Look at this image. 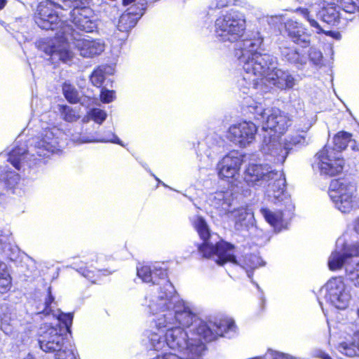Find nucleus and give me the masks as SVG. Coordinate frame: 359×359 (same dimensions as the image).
Here are the masks:
<instances>
[{"mask_svg": "<svg viewBox=\"0 0 359 359\" xmlns=\"http://www.w3.org/2000/svg\"><path fill=\"white\" fill-rule=\"evenodd\" d=\"M55 54L62 62H67L72 58V53L69 48L62 45L57 46Z\"/></svg>", "mask_w": 359, "mask_h": 359, "instance_id": "79ce46f5", "label": "nucleus"}, {"mask_svg": "<svg viewBox=\"0 0 359 359\" xmlns=\"http://www.w3.org/2000/svg\"><path fill=\"white\" fill-rule=\"evenodd\" d=\"M112 142L117 143V144H120V141H119L118 138L116 137V140H113Z\"/></svg>", "mask_w": 359, "mask_h": 359, "instance_id": "6e6d98bb", "label": "nucleus"}, {"mask_svg": "<svg viewBox=\"0 0 359 359\" xmlns=\"http://www.w3.org/2000/svg\"><path fill=\"white\" fill-rule=\"evenodd\" d=\"M76 47L82 57L92 58L100 55L105 45L98 39H80L76 41Z\"/></svg>", "mask_w": 359, "mask_h": 359, "instance_id": "f3484780", "label": "nucleus"}, {"mask_svg": "<svg viewBox=\"0 0 359 359\" xmlns=\"http://www.w3.org/2000/svg\"><path fill=\"white\" fill-rule=\"evenodd\" d=\"M74 318V313L72 312L69 313H60L57 318L60 321V323L63 324L65 327L66 332L68 333H71V327L72 325Z\"/></svg>", "mask_w": 359, "mask_h": 359, "instance_id": "a19ab883", "label": "nucleus"}, {"mask_svg": "<svg viewBox=\"0 0 359 359\" xmlns=\"http://www.w3.org/2000/svg\"><path fill=\"white\" fill-rule=\"evenodd\" d=\"M357 315H358V316L359 318V309H358V310H357Z\"/></svg>", "mask_w": 359, "mask_h": 359, "instance_id": "4d7b16f0", "label": "nucleus"}, {"mask_svg": "<svg viewBox=\"0 0 359 359\" xmlns=\"http://www.w3.org/2000/svg\"><path fill=\"white\" fill-rule=\"evenodd\" d=\"M246 18L244 13L231 8L221 13L215 22V35L223 42L239 41L246 32Z\"/></svg>", "mask_w": 359, "mask_h": 359, "instance_id": "f03ea898", "label": "nucleus"}, {"mask_svg": "<svg viewBox=\"0 0 359 359\" xmlns=\"http://www.w3.org/2000/svg\"><path fill=\"white\" fill-rule=\"evenodd\" d=\"M174 318L177 323L175 326H180L183 330L192 325L196 318L195 314L189 309H184L182 311H177L174 313Z\"/></svg>", "mask_w": 359, "mask_h": 359, "instance_id": "5701e85b", "label": "nucleus"}, {"mask_svg": "<svg viewBox=\"0 0 359 359\" xmlns=\"http://www.w3.org/2000/svg\"><path fill=\"white\" fill-rule=\"evenodd\" d=\"M54 302V297L51 294L50 289L48 291L47 296L44 302V308L41 311L45 316H49L52 313L51 304Z\"/></svg>", "mask_w": 359, "mask_h": 359, "instance_id": "c03bdc74", "label": "nucleus"}, {"mask_svg": "<svg viewBox=\"0 0 359 359\" xmlns=\"http://www.w3.org/2000/svg\"><path fill=\"white\" fill-rule=\"evenodd\" d=\"M316 357L320 359H332L331 356L323 351H319L316 353Z\"/></svg>", "mask_w": 359, "mask_h": 359, "instance_id": "8fccbe9b", "label": "nucleus"}, {"mask_svg": "<svg viewBox=\"0 0 359 359\" xmlns=\"http://www.w3.org/2000/svg\"><path fill=\"white\" fill-rule=\"evenodd\" d=\"M355 189L344 178L334 179L331 181L329 195L336 208L344 213L349 212L353 208Z\"/></svg>", "mask_w": 359, "mask_h": 359, "instance_id": "423d86ee", "label": "nucleus"}, {"mask_svg": "<svg viewBox=\"0 0 359 359\" xmlns=\"http://www.w3.org/2000/svg\"><path fill=\"white\" fill-rule=\"evenodd\" d=\"M53 6L55 4L51 2H41L39 4L34 21L41 29L54 30L58 27L60 19L53 9Z\"/></svg>", "mask_w": 359, "mask_h": 359, "instance_id": "f8f14e48", "label": "nucleus"}, {"mask_svg": "<svg viewBox=\"0 0 359 359\" xmlns=\"http://www.w3.org/2000/svg\"><path fill=\"white\" fill-rule=\"evenodd\" d=\"M105 68L103 66H97L92 72L90 76V81L92 84L97 87L101 88L105 80Z\"/></svg>", "mask_w": 359, "mask_h": 359, "instance_id": "f704fd0d", "label": "nucleus"}, {"mask_svg": "<svg viewBox=\"0 0 359 359\" xmlns=\"http://www.w3.org/2000/svg\"><path fill=\"white\" fill-rule=\"evenodd\" d=\"M351 280L355 282L356 286L359 287V262L357 263L356 267L351 271Z\"/></svg>", "mask_w": 359, "mask_h": 359, "instance_id": "de8ad7c7", "label": "nucleus"}, {"mask_svg": "<svg viewBox=\"0 0 359 359\" xmlns=\"http://www.w3.org/2000/svg\"><path fill=\"white\" fill-rule=\"evenodd\" d=\"M194 227L198 233L200 238L203 241L210 240V232L208 228V224L205 219L198 216L196 217L195 221L194 222Z\"/></svg>", "mask_w": 359, "mask_h": 359, "instance_id": "c756f323", "label": "nucleus"}, {"mask_svg": "<svg viewBox=\"0 0 359 359\" xmlns=\"http://www.w3.org/2000/svg\"><path fill=\"white\" fill-rule=\"evenodd\" d=\"M352 133L341 130L337 133L333 137L334 149L339 154L346 149L348 144L351 141Z\"/></svg>", "mask_w": 359, "mask_h": 359, "instance_id": "a878e982", "label": "nucleus"}, {"mask_svg": "<svg viewBox=\"0 0 359 359\" xmlns=\"http://www.w3.org/2000/svg\"><path fill=\"white\" fill-rule=\"evenodd\" d=\"M65 339L60 328L43 324L40 328L38 341L44 352L56 351L55 359H78L72 350L62 349Z\"/></svg>", "mask_w": 359, "mask_h": 359, "instance_id": "7ed1b4c3", "label": "nucleus"}, {"mask_svg": "<svg viewBox=\"0 0 359 359\" xmlns=\"http://www.w3.org/2000/svg\"><path fill=\"white\" fill-rule=\"evenodd\" d=\"M337 349L345 356L359 357V331L354 332L344 341L339 343Z\"/></svg>", "mask_w": 359, "mask_h": 359, "instance_id": "6ab92c4d", "label": "nucleus"}, {"mask_svg": "<svg viewBox=\"0 0 359 359\" xmlns=\"http://www.w3.org/2000/svg\"><path fill=\"white\" fill-rule=\"evenodd\" d=\"M240 0H217L215 6V9H223L224 8L236 6Z\"/></svg>", "mask_w": 359, "mask_h": 359, "instance_id": "a18cd8bd", "label": "nucleus"}, {"mask_svg": "<svg viewBox=\"0 0 359 359\" xmlns=\"http://www.w3.org/2000/svg\"><path fill=\"white\" fill-rule=\"evenodd\" d=\"M338 2L346 13L351 14L359 13V0H338Z\"/></svg>", "mask_w": 359, "mask_h": 359, "instance_id": "ea45409f", "label": "nucleus"}, {"mask_svg": "<svg viewBox=\"0 0 359 359\" xmlns=\"http://www.w3.org/2000/svg\"><path fill=\"white\" fill-rule=\"evenodd\" d=\"M115 91L113 90H108L102 88L100 99L103 103H110L115 99Z\"/></svg>", "mask_w": 359, "mask_h": 359, "instance_id": "37998d69", "label": "nucleus"}, {"mask_svg": "<svg viewBox=\"0 0 359 359\" xmlns=\"http://www.w3.org/2000/svg\"><path fill=\"white\" fill-rule=\"evenodd\" d=\"M79 271L92 283H96L102 276H108L112 273V271L107 269L91 270L88 266L81 267Z\"/></svg>", "mask_w": 359, "mask_h": 359, "instance_id": "393cba45", "label": "nucleus"}, {"mask_svg": "<svg viewBox=\"0 0 359 359\" xmlns=\"http://www.w3.org/2000/svg\"><path fill=\"white\" fill-rule=\"evenodd\" d=\"M137 276L145 283L152 285L158 284V279H165L167 280L168 276L166 272L162 269H151L150 266L142 265L137 269Z\"/></svg>", "mask_w": 359, "mask_h": 359, "instance_id": "aec40b11", "label": "nucleus"}, {"mask_svg": "<svg viewBox=\"0 0 359 359\" xmlns=\"http://www.w3.org/2000/svg\"><path fill=\"white\" fill-rule=\"evenodd\" d=\"M299 50L294 47H283L281 49V55L287 62L294 65H304L306 62V53L305 48Z\"/></svg>", "mask_w": 359, "mask_h": 359, "instance_id": "412c9836", "label": "nucleus"}, {"mask_svg": "<svg viewBox=\"0 0 359 359\" xmlns=\"http://www.w3.org/2000/svg\"><path fill=\"white\" fill-rule=\"evenodd\" d=\"M327 296L330 302L338 309H344L347 306V299L344 293L345 285L341 279L334 278L327 285Z\"/></svg>", "mask_w": 359, "mask_h": 359, "instance_id": "dca6fc26", "label": "nucleus"}, {"mask_svg": "<svg viewBox=\"0 0 359 359\" xmlns=\"http://www.w3.org/2000/svg\"><path fill=\"white\" fill-rule=\"evenodd\" d=\"M260 212L263 215L265 220L272 226L278 227L283 224V213L282 211L273 212L268 208H262Z\"/></svg>", "mask_w": 359, "mask_h": 359, "instance_id": "bb28decb", "label": "nucleus"}, {"mask_svg": "<svg viewBox=\"0 0 359 359\" xmlns=\"http://www.w3.org/2000/svg\"><path fill=\"white\" fill-rule=\"evenodd\" d=\"M12 285V277L5 264L0 261V293H7L11 290Z\"/></svg>", "mask_w": 359, "mask_h": 359, "instance_id": "cd10ccee", "label": "nucleus"}, {"mask_svg": "<svg viewBox=\"0 0 359 359\" xmlns=\"http://www.w3.org/2000/svg\"><path fill=\"white\" fill-rule=\"evenodd\" d=\"M318 165L320 172L332 177L342 172L345 164L341 154L334 148L323 147L317 154Z\"/></svg>", "mask_w": 359, "mask_h": 359, "instance_id": "6e6552de", "label": "nucleus"}, {"mask_svg": "<svg viewBox=\"0 0 359 359\" xmlns=\"http://www.w3.org/2000/svg\"><path fill=\"white\" fill-rule=\"evenodd\" d=\"M15 318L13 310L7 304L0 305V328L6 331Z\"/></svg>", "mask_w": 359, "mask_h": 359, "instance_id": "b1692460", "label": "nucleus"}, {"mask_svg": "<svg viewBox=\"0 0 359 359\" xmlns=\"http://www.w3.org/2000/svg\"><path fill=\"white\" fill-rule=\"evenodd\" d=\"M90 13L88 5L75 6L70 13V19L76 29L88 33L92 32L95 25L90 19Z\"/></svg>", "mask_w": 359, "mask_h": 359, "instance_id": "4468645a", "label": "nucleus"}, {"mask_svg": "<svg viewBox=\"0 0 359 359\" xmlns=\"http://www.w3.org/2000/svg\"><path fill=\"white\" fill-rule=\"evenodd\" d=\"M243 180L248 186H255L259 182H266L271 186L273 191L280 189L285 185V178L278 171L269 170V168L262 163H250L243 172Z\"/></svg>", "mask_w": 359, "mask_h": 359, "instance_id": "39448f33", "label": "nucleus"}, {"mask_svg": "<svg viewBox=\"0 0 359 359\" xmlns=\"http://www.w3.org/2000/svg\"><path fill=\"white\" fill-rule=\"evenodd\" d=\"M234 248L233 244L223 240L215 244L210 243V240H205L197 245L198 251L203 258L209 259L217 256L215 262L219 266H224L228 262L236 263V257L230 252Z\"/></svg>", "mask_w": 359, "mask_h": 359, "instance_id": "0eeeda50", "label": "nucleus"}, {"mask_svg": "<svg viewBox=\"0 0 359 359\" xmlns=\"http://www.w3.org/2000/svg\"><path fill=\"white\" fill-rule=\"evenodd\" d=\"M147 3L145 0H139L133 2L125 11L139 20L144 13Z\"/></svg>", "mask_w": 359, "mask_h": 359, "instance_id": "473e14b6", "label": "nucleus"}, {"mask_svg": "<svg viewBox=\"0 0 359 359\" xmlns=\"http://www.w3.org/2000/svg\"><path fill=\"white\" fill-rule=\"evenodd\" d=\"M294 13L301 15L305 20H306L310 26L315 28L316 32L318 34L324 32L323 29L319 23L311 15V11L307 8L298 7L294 10Z\"/></svg>", "mask_w": 359, "mask_h": 359, "instance_id": "2f4dec72", "label": "nucleus"}, {"mask_svg": "<svg viewBox=\"0 0 359 359\" xmlns=\"http://www.w3.org/2000/svg\"><path fill=\"white\" fill-rule=\"evenodd\" d=\"M243 162V156L238 151H230L217 164L219 177L227 181L233 179L239 174Z\"/></svg>", "mask_w": 359, "mask_h": 359, "instance_id": "9b49d317", "label": "nucleus"}, {"mask_svg": "<svg viewBox=\"0 0 359 359\" xmlns=\"http://www.w3.org/2000/svg\"><path fill=\"white\" fill-rule=\"evenodd\" d=\"M351 143V149L354 151H359V145L355 140H353L351 138V141L350 142Z\"/></svg>", "mask_w": 359, "mask_h": 359, "instance_id": "3c124183", "label": "nucleus"}, {"mask_svg": "<svg viewBox=\"0 0 359 359\" xmlns=\"http://www.w3.org/2000/svg\"><path fill=\"white\" fill-rule=\"evenodd\" d=\"M62 92L66 100L72 104L79 102V97L76 89L70 83H65L62 85Z\"/></svg>", "mask_w": 359, "mask_h": 359, "instance_id": "c9c22d12", "label": "nucleus"}, {"mask_svg": "<svg viewBox=\"0 0 359 359\" xmlns=\"http://www.w3.org/2000/svg\"><path fill=\"white\" fill-rule=\"evenodd\" d=\"M52 39H43L38 41L37 48L39 50L43 52L46 55L52 57L55 55V49L57 48Z\"/></svg>", "mask_w": 359, "mask_h": 359, "instance_id": "4c0bfd02", "label": "nucleus"}, {"mask_svg": "<svg viewBox=\"0 0 359 359\" xmlns=\"http://www.w3.org/2000/svg\"><path fill=\"white\" fill-rule=\"evenodd\" d=\"M257 133V127L253 122L243 121L229 128L226 137L239 147H245L255 141Z\"/></svg>", "mask_w": 359, "mask_h": 359, "instance_id": "9d476101", "label": "nucleus"}, {"mask_svg": "<svg viewBox=\"0 0 359 359\" xmlns=\"http://www.w3.org/2000/svg\"><path fill=\"white\" fill-rule=\"evenodd\" d=\"M59 110L65 121L74 122L80 118L79 114L67 105H60Z\"/></svg>", "mask_w": 359, "mask_h": 359, "instance_id": "e433bc0d", "label": "nucleus"}, {"mask_svg": "<svg viewBox=\"0 0 359 359\" xmlns=\"http://www.w3.org/2000/svg\"><path fill=\"white\" fill-rule=\"evenodd\" d=\"M291 125L292 119L287 114L279 109H273L266 118L265 129H269L275 134L281 135L286 133Z\"/></svg>", "mask_w": 359, "mask_h": 359, "instance_id": "2eb2a0df", "label": "nucleus"}, {"mask_svg": "<svg viewBox=\"0 0 359 359\" xmlns=\"http://www.w3.org/2000/svg\"><path fill=\"white\" fill-rule=\"evenodd\" d=\"M236 264L240 265L247 272L252 273L254 269L257 268V257L253 254H247L243 256L239 262L236 260Z\"/></svg>", "mask_w": 359, "mask_h": 359, "instance_id": "7c9ffc66", "label": "nucleus"}, {"mask_svg": "<svg viewBox=\"0 0 359 359\" xmlns=\"http://www.w3.org/2000/svg\"><path fill=\"white\" fill-rule=\"evenodd\" d=\"M282 30L294 43L302 48L310 47V35L301 22L291 18L287 19L282 24Z\"/></svg>", "mask_w": 359, "mask_h": 359, "instance_id": "ddd939ff", "label": "nucleus"}, {"mask_svg": "<svg viewBox=\"0 0 359 359\" xmlns=\"http://www.w3.org/2000/svg\"><path fill=\"white\" fill-rule=\"evenodd\" d=\"M322 20L331 26H338L341 22L339 8L334 4H328L321 11Z\"/></svg>", "mask_w": 359, "mask_h": 359, "instance_id": "4be33fe9", "label": "nucleus"}, {"mask_svg": "<svg viewBox=\"0 0 359 359\" xmlns=\"http://www.w3.org/2000/svg\"><path fill=\"white\" fill-rule=\"evenodd\" d=\"M354 231L359 234V217H357L353 222Z\"/></svg>", "mask_w": 359, "mask_h": 359, "instance_id": "603ef678", "label": "nucleus"}, {"mask_svg": "<svg viewBox=\"0 0 359 359\" xmlns=\"http://www.w3.org/2000/svg\"><path fill=\"white\" fill-rule=\"evenodd\" d=\"M7 0H0V11L2 10L6 5Z\"/></svg>", "mask_w": 359, "mask_h": 359, "instance_id": "5fc2aeb1", "label": "nucleus"}, {"mask_svg": "<svg viewBox=\"0 0 359 359\" xmlns=\"http://www.w3.org/2000/svg\"><path fill=\"white\" fill-rule=\"evenodd\" d=\"M93 120L98 123H102L107 118V114L102 109H95L92 113Z\"/></svg>", "mask_w": 359, "mask_h": 359, "instance_id": "49530a36", "label": "nucleus"}, {"mask_svg": "<svg viewBox=\"0 0 359 359\" xmlns=\"http://www.w3.org/2000/svg\"><path fill=\"white\" fill-rule=\"evenodd\" d=\"M235 327L234 322L231 320L219 319L210 325L205 322H201L196 325L189 338L190 344L196 346V348H204L206 343L217 339Z\"/></svg>", "mask_w": 359, "mask_h": 359, "instance_id": "20e7f679", "label": "nucleus"}, {"mask_svg": "<svg viewBox=\"0 0 359 359\" xmlns=\"http://www.w3.org/2000/svg\"><path fill=\"white\" fill-rule=\"evenodd\" d=\"M23 152L20 147L13 148L8 154V161L16 169L20 170Z\"/></svg>", "mask_w": 359, "mask_h": 359, "instance_id": "58836bf2", "label": "nucleus"}, {"mask_svg": "<svg viewBox=\"0 0 359 359\" xmlns=\"http://www.w3.org/2000/svg\"><path fill=\"white\" fill-rule=\"evenodd\" d=\"M359 244L351 246L347 252L343 253L334 252L332 253L328 261V266L330 270L336 271L342 268L347 260L353 257H358Z\"/></svg>", "mask_w": 359, "mask_h": 359, "instance_id": "a211bd4d", "label": "nucleus"}, {"mask_svg": "<svg viewBox=\"0 0 359 359\" xmlns=\"http://www.w3.org/2000/svg\"><path fill=\"white\" fill-rule=\"evenodd\" d=\"M137 17H133L124 11L119 17L117 29L122 32H128L137 24Z\"/></svg>", "mask_w": 359, "mask_h": 359, "instance_id": "c85d7f7f", "label": "nucleus"}, {"mask_svg": "<svg viewBox=\"0 0 359 359\" xmlns=\"http://www.w3.org/2000/svg\"><path fill=\"white\" fill-rule=\"evenodd\" d=\"M172 313H169L168 314H163L161 316L158 317L156 320V326L158 330L165 329V341L168 345V346L171 349H177L180 348L185 340V336L187 337L188 344L190 347H196V346H191L190 344L189 338L191 337V331L190 335L187 334L184 332V330L180 327V326L172 325L170 321H168V318H171L172 317Z\"/></svg>", "mask_w": 359, "mask_h": 359, "instance_id": "1a4fd4ad", "label": "nucleus"}, {"mask_svg": "<svg viewBox=\"0 0 359 359\" xmlns=\"http://www.w3.org/2000/svg\"><path fill=\"white\" fill-rule=\"evenodd\" d=\"M135 1H136V0H122V4L123 6H128Z\"/></svg>", "mask_w": 359, "mask_h": 359, "instance_id": "864d4df0", "label": "nucleus"}, {"mask_svg": "<svg viewBox=\"0 0 359 359\" xmlns=\"http://www.w3.org/2000/svg\"><path fill=\"white\" fill-rule=\"evenodd\" d=\"M65 2H70L74 6L88 5L92 0H62Z\"/></svg>", "mask_w": 359, "mask_h": 359, "instance_id": "09e8293b", "label": "nucleus"}, {"mask_svg": "<svg viewBox=\"0 0 359 359\" xmlns=\"http://www.w3.org/2000/svg\"><path fill=\"white\" fill-rule=\"evenodd\" d=\"M35 147L38 149L37 154L39 156H46L48 153L54 151L55 146L50 142L46 141V137H41L35 144Z\"/></svg>", "mask_w": 359, "mask_h": 359, "instance_id": "72a5a7b5", "label": "nucleus"}, {"mask_svg": "<svg viewBox=\"0 0 359 359\" xmlns=\"http://www.w3.org/2000/svg\"><path fill=\"white\" fill-rule=\"evenodd\" d=\"M257 47L255 40L248 39L241 48L242 56L247 57L243 64V79L246 83L255 88L267 83L279 88L292 87L293 78L274 66L271 55L257 52Z\"/></svg>", "mask_w": 359, "mask_h": 359, "instance_id": "f257e3e1", "label": "nucleus"}]
</instances>
